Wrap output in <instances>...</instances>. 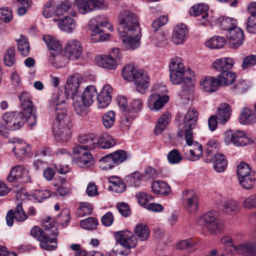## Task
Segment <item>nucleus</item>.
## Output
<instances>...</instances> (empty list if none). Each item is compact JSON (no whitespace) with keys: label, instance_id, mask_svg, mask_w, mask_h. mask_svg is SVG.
<instances>
[{"label":"nucleus","instance_id":"f257e3e1","mask_svg":"<svg viewBox=\"0 0 256 256\" xmlns=\"http://www.w3.org/2000/svg\"><path fill=\"white\" fill-rule=\"evenodd\" d=\"M254 232L256 235V229ZM220 242L225 246L226 251L230 254H238L244 256L256 255V240L237 244L235 238L233 239L228 236H224L221 238Z\"/></svg>","mask_w":256,"mask_h":256},{"label":"nucleus","instance_id":"f03ea898","mask_svg":"<svg viewBox=\"0 0 256 256\" xmlns=\"http://www.w3.org/2000/svg\"><path fill=\"white\" fill-rule=\"evenodd\" d=\"M119 26L118 30L120 36L124 34H140L138 18L134 14L127 10L120 12L118 18Z\"/></svg>","mask_w":256,"mask_h":256},{"label":"nucleus","instance_id":"7ed1b4c3","mask_svg":"<svg viewBox=\"0 0 256 256\" xmlns=\"http://www.w3.org/2000/svg\"><path fill=\"white\" fill-rule=\"evenodd\" d=\"M119 26L118 30L120 36L124 34H140L138 18L134 14L127 10L120 12L118 18Z\"/></svg>","mask_w":256,"mask_h":256},{"label":"nucleus","instance_id":"20e7f679","mask_svg":"<svg viewBox=\"0 0 256 256\" xmlns=\"http://www.w3.org/2000/svg\"><path fill=\"white\" fill-rule=\"evenodd\" d=\"M114 236L116 242L124 248V250H118L116 244L113 249L116 254L127 256L130 253V248H134L136 245V238L133 233L129 230L116 232L114 233Z\"/></svg>","mask_w":256,"mask_h":256},{"label":"nucleus","instance_id":"39448f33","mask_svg":"<svg viewBox=\"0 0 256 256\" xmlns=\"http://www.w3.org/2000/svg\"><path fill=\"white\" fill-rule=\"evenodd\" d=\"M217 213L210 211L198 218L196 222L199 226H204L212 235L220 233L224 228L222 222L217 218Z\"/></svg>","mask_w":256,"mask_h":256},{"label":"nucleus","instance_id":"423d86ee","mask_svg":"<svg viewBox=\"0 0 256 256\" xmlns=\"http://www.w3.org/2000/svg\"><path fill=\"white\" fill-rule=\"evenodd\" d=\"M224 141L227 144L232 142L236 146H244L254 142V140L246 132L240 130L234 132H226Z\"/></svg>","mask_w":256,"mask_h":256},{"label":"nucleus","instance_id":"0eeeda50","mask_svg":"<svg viewBox=\"0 0 256 256\" xmlns=\"http://www.w3.org/2000/svg\"><path fill=\"white\" fill-rule=\"evenodd\" d=\"M198 114L194 108L189 109L186 114L182 124L180 125V129L184 132L185 139L190 142V138L192 134H194L192 130L195 128Z\"/></svg>","mask_w":256,"mask_h":256},{"label":"nucleus","instance_id":"6e6552de","mask_svg":"<svg viewBox=\"0 0 256 256\" xmlns=\"http://www.w3.org/2000/svg\"><path fill=\"white\" fill-rule=\"evenodd\" d=\"M126 158V152L124 150H118L103 156L100 162L102 169L107 170L122 163Z\"/></svg>","mask_w":256,"mask_h":256},{"label":"nucleus","instance_id":"1a4fd4ad","mask_svg":"<svg viewBox=\"0 0 256 256\" xmlns=\"http://www.w3.org/2000/svg\"><path fill=\"white\" fill-rule=\"evenodd\" d=\"M2 120L10 130L20 129L24 124L26 120L22 112H10L4 114Z\"/></svg>","mask_w":256,"mask_h":256},{"label":"nucleus","instance_id":"9d476101","mask_svg":"<svg viewBox=\"0 0 256 256\" xmlns=\"http://www.w3.org/2000/svg\"><path fill=\"white\" fill-rule=\"evenodd\" d=\"M194 76V72L188 68L184 72H178L173 70V73L170 74V80L174 84H180L182 83L185 87L184 90L188 91L192 86V78Z\"/></svg>","mask_w":256,"mask_h":256},{"label":"nucleus","instance_id":"9b49d317","mask_svg":"<svg viewBox=\"0 0 256 256\" xmlns=\"http://www.w3.org/2000/svg\"><path fill=\"white\" fill-rule=\"evenodd\" d=\"M49 108L55 116L54 122L68 123L70 121V116L67 115L68 106L64 100L51 102Z\"/></svg>","mask_w":256,"mask_h":256},{"label":"nucleus","instance_id":"f8f14e48","mask_svg":"<svg viewBox=\"0 0 256 256\" xmlns=\"http://www.w3.org/2000/svg\"><path fill=\"white\" fill-rule=\"evenodd\" d=\"M72 124L69 122L58 123L54 122L52 128L53 134L55 138L60 142H66L72 137Z\"/></svg>","mask_w":256,"mask_h":256},{"label":"nucleus","instance_id":"ddd939ff","mask_svg":"<svg viewBox=\"0 0 256 256\" xmlns=\"http://www.w3.org/2000/svg\"><path fill=\"white\" fill-rule=\"evenodd\" d=\"M72 152L77 156L76 164L80 167L88 168L94 165V160L90 151L80 146H74Z\"/></svg>","mask_w":256,"mask_h":256},{"label":"nucleus","instance_id":"4468645a","mask_svg":"<svg viewBox=\"0 0 256 256\" xmlns=\"http://www.w3.org/2000/svg\"><path fill=\"white\" fill-rule=\"evenodd\" d=\"M226 36L229 40L230 48L236 49L241 46L244 40V34L242 30L236 25L227 32Z\"/></svg>","mask_w":256,"mask_h":256},{"label":"nucleus","instance_id":"2eb2a0df","mask_svg":"<svg viewBox=\"0 0 256 256\" xmlns=\"http://www.w3.org/2000/svg\"><path fill=\"white\" fill-rule=\"evenodd\" d=\"M216 204L220 210L228 214H236L240 210L238 202L231 199L226 200L220 197L216 201Z\"/></svg>","mask_w":256,"mask_h":256},{"label":"nucleus","instance_id":"dca6fc26","mask_svg":"<svg viewBox=\"0 0 256 256\" xmlns=\"http://www.w3.org/2000/svg\"><path fill=\"white\" fill-rule=\"evenodd\" d=\"M104 28L112 31V25L106 21L100 22V24L96 25L92 30V40L93 42H103L108 39L109 34H103Z\"/></svg>","mask_w":256,"mask_h":256},{"label":"nucleus","instance_id":"f3484780","mask_svg":"<svg viewBox=\"0 0 256 256\" xmlns=\"http://www.w3.org/2000/svg\"><path fill=\"white\" fill-rule=\"evenodd\" d=\"M20 178L24 182H31V178L28 175V171L23 166L18 165L12 168L7 179L9 182H12Z\"/></svg>","mask_w":256,"mask_h":256},{"label":"nucleus","instance_id":"a211bd4d","mask_svg":"<svg viewBox=\"0 0 256 256\" xmlns=\"http://www.w3.org/2000/svg\"><path fill=\"white\" fill-rule=\"evenodd\" d=\"M169 98L167 95L154 93L148 98V108L152 111L157 112L166 104Z\"/></svg>","mask_w":256,"mask_h":256},{"label":"nucleus","instance_id":"6ab92c4d","mask_svg":"<svg viewBox=\"0 0 256 256\" xmlns=\"http://www.w3.org/2000/svg\"><path fill=\"white\" fill-rule=\"evenodd\" d=\"M182 198L186 210L190 214L195 213L198 210V200L192 190H185L182 193Z\"/></svg>","mask_w":256,"mask_h":256},{"label":"nucleus","instance_id":"aec40b11","mask_svg":"<svg viewBox=\"0 0 256 256\" xmlns=\"http://www.w3.org/2000/svg\"><path fill=\"white\" fill-rule=\"evenodd\" d=\"M66 54L72 60L78 59L82 54V46L80 42L76 40H70L65 46Z\"/></svg>","mask_w":256,"mask_h":256},{"label":"nucleus","instance_id":"412c9836","mask_svg":"<svg viewBox=\"0 0 256 256\" xmlns=\"http://www.w3.org/2000/svg\"><path fill=\"white\" fill-rule=\"evenodd\" d=\"M50 234L46 236L40 243L41 248L47 250H54L57 247L56 240L58 231L56 226H52Z\"/></svg>","mask_w":256,"mask_h":256},{"label":"nucleus","instance_id":"4be33fe9","mask_svg":"<svg viewBox=\"0 0 256 256\" xmlns=\"http://www.w3.org/2000/svg\"><path fill=\"white\" fill-rule=\"evenodd\" d=\"M188 36L187 26L184 24H180L174 26L172 36V42L176 44H181L184 42Z\"/></svg>","mask_w":256,"mask_h":256},{"label":"nucleus","instance_id":"5701e85b","mask_svg":"<svg viewBox=\"0 0 256 256\" xmlns=\"http://www.w3.org/2000/svg\"><path fill=\"white\" fill-rule=\"evenodd\" d=\"M80 144L76 146H80L84 150L88 151L94 150L98 146V139L93 134L80 136L78 138Z\"/></svg>","mask_w":256,"mask_h":256},{"label":"nucleus","instance_id":"b1692460","mask_svg":"<svg viewBox=\"0 0 256 256\" xmlns=\"http://www.w3.org/2000/svg\"><path fill=\"white\" fill-rule=\"evenodd\" d=\"M220 144L216 140H209L206 144V148L204 152V161L206 163H210L213 160L214 155L218 154Z\"/></svg>","mask_w":256,"mask_h":256},{"label":"nucleus","instance_id":"393cba45","mask_svg":"<svg viewBox=\"0 0 256 256\" xmlns=\"http://www.w3.org/2000/svg\"><path fill=\"white\" fill-rule=\"evenodd\" d=\"M112 88L109 84L104 86L100 92L97 95L98 106L100 108L106 107L110 102L112 98Z\"/></svg>","mask_w":256,"mask_h":256},{"label":"nucleus","instance_id":"a878e982","mask_svg":"<svg viewBox=\"0 0 256 256\" xmlns=\"http://www.w3.org/2000/svg\"><path fill=\"white\" fill-rule=\"evenodd\" d=\"M120 36L124 48L128 50H134L140 46V34H124Z\"/></svg>","mask_w":256,"mask_h":256},{"label":"nucleus","instance_id":"bb28decb","mask_svg":"<svg viewBox=\"0 0 256 256\" xmlns=\"http://www.w3.org/2000/svg\"><path fill=\"white\" fill-rule=\"evenodd\" d=\"M208 9V6L206 4H197L192 6L189 10V13L191 16H201L202 20V24H205L208 21V14L207 10Z\"/></svg>","mask_w":256,"mask_h":256},{"label":"nucleus","instance_id":"cd10ccee","mask_svg":"<svg viewBox=\"0 0 256 256\" xmlns=\"http://www.w3.org/2000/svg\"><path fill=\"white\" fill-rule=\"evenodd\" d=\"M82 80L81 76L78 73L72 74L68 78L65 89L68 93L72 94V96L78 95L80 83Z\"/></svg>","mask_w":256,"mask_h":256},{"label":"nucleus","instance_id":"c85d7f7f","mask_svg":"<svg viewBox=\"0 0 256 256\" xmlns=\"http://www.w3.org/2000/svg\"><path fill=\"white\" fill-rule=\"evenodd\" d=\"M220 86L217 77L207 76L202 78L200 81V88L206 92H214Z\"/></svg>","mask_w":256,"mask_h":256},{"label":"nucleus","instance_id":"c756f323","mask_svg":"<svg viewBox=\"0 0 256 256\" xmlns=\"http://www.w3.org/2000/svg\"><path fill=\"white\" fill-rule=\"evenodd\" d=\"M231 112V108L228 104L226 103L220 104L216 113L219 123L222 124H226L230 118Z\"/></svg>","mask_w":256,"mask_h":256},{"label":"nucleus","instance_id":"7c9ffc66","mask_svg":"<svg viewBox=\"0 0 256 256\" xmlns=\"http://www.w3.org/2000/svg\"><path fill=\"white\" fill-rule=\"evenodd\" d=\"M234 63V60L232 58L224 57L214 60L212 66L216 70L223 72L232 68Z\"/></svg>","mask_w":256,"mask_h":256},{"label":"nucleus","instance_id":"2f4dec72","mask_svg":"<svg viewBox=\"0 0 256 256\" xmlns=\"http://www.w3.org/2000/svg\"><path fill=\"white\" fill-rule=\"evenodd\" d=\"M42 38L48 46L51 56L60 54L62 49V46L58 40L50 35H44Z\"/></svg>","mask_w":256,"mask_h":256},{"label":"nucleus","instance_id":"473e14b6","mask_svg":"<svg viewBox=\"0 0 256 256\" xmlns=\"http://www.w3.org/2000/svg\"><path fill=\"white\" fill-rule=\"evenodd\" d=\"M97 64L100 67L108 70H114L118 66L114 58L106 54L99 56L97 58Z\"/></svg>","mask_w":256,"mask_h":256},{"label":"nucleus","instance_id":"72a5a7b5","mask_svg":"<svg viewBox=\"0 0 256 256\" xmlns=\"http://www.w3.org/2000/svg\"><path fill=\"white\" fill-rule=\"evenodd\" d=\"M72 98L73 100V107L76 114L82 116H86L88 112V107L89 106L82 100L80 96L74 95Z\"/></svg>","mask_w":256,"mask_h":256},{"label":"nucleus","instance_id":"f704fd0d","mask_svg":"<svg viewBox=\"0 0 256 256\" xmlns=\"http://www.w3.org/2000/svg\"><path fill=\"white\" fill-rule=\"evenodd\" d=\"M52 226H54L52 224H49L46 222L42 226L44 231L42 230L38 226H34L31 230L30 234L40 242L46 236L50 234Z\"/></svg>","mask_w":256,"mask_h":256},{"label":"nucleus","instance_id":"c9c22d12","mask_svg":"<svg viewBox=\"0 0 256 256\" xmlns=\"http://www.w3.org/2000/svg\"><path fill=\"white\" fill-rule=\"evenodd\" d=\"M58 24L62 30L69 34L72 33L76 26L74 20L69 16L60 20Z\"/></svg>","mask_w":256,"mask_h":256},{"label":"nucleus","instance_id":"e433bc0d","mask_svg":"<svg viewBox=\"0 0 256 256\" xmlns=\"http://www.w3.org/2000/svg\"><path fill=\"white\" fill-rule=\"evenodd\" d=\"M239 122L244 125L253 124L256 122V114L252 110L244 108L242 110Z\"/></svg>","mask_w":256,"mask_h":256},{"label":"nucleus","instance_id":"4c0bfd02","mask_svg":"<svg viewBox=\"0 0 256 256\" xmlns=\"http://www.w3.org/2000/svg\"><path fill=\"white\" fill-rule=\"evenodd\" d=\"M55 4L56 16H62L72 10V4L68 0H52Z\"/></svg>","mask_w":256,"mask_h":256},{"label":"nucleus","instance_id":"58836bf2","mask_svg":"<svg viewBox=\"0 0 256 256\" xmlns=\"http://www.w3.org/2000/svg\"><path fill=\"white\" fill-rule=\"evenodd\" d=\"M217 78L220 86H228L232 84L236 78L235 73L230 70H225L223 72L219 74Z\"/></svg>","mask_w":256,"mask_h":256},{"label":"nucleus","instance_id":"ea45409f","mask_svg":"<svg viewBox=\"0 0 256 256\" xmlns=\"http://www.w3.org/2000/svg\"><path fill=\"white\" fill-rule=\"evenodd\" d=\"M18 98L21 102L22 112H28L30 110L32 112V110L35 108L30 94L26 92H24L20 94Z\"/></svg>","mask_w":256,"mask_h":256},{"label":"nucleus","instance_id":"a19ab883","mask_svg":"<svg viewBox=\"0 0 256 256\" xmlns=\"http://www.w3.org/2000/svg\"><path fill=\"white\" fill-rule=\"evenodd\" d=\"M96 95L97 92L95 87L89 86L84 90L80 98L84 104L90 106L94 102V100Z\"/></svg>","mask_w":256,"mask_h":256},{"label":"nucleus","instance_id":"79ce46f5","mask_svg":"<svg viewBox=\"0 0 256 256\" xmlns=\"http://www.w3.org/2000/svg\"><path fill=\"white\" fill-rule=\"evenodd\" d=\"M30 150V146L24 142L16 144L12 150L16 158L20 160L28 155Z\"/></svg>","mask_w":256,"mask_h":256},{"label":"nucleus","instance_id":"37998d69","mask_svg":"<svg viewBox=\"0 0 256 256\" xmlns=\"http://www.w3.org/2000/svg\"><path fill=\"white\" fill-rule=\"evenodd\" d=\"M214 168L218 172H224L227 166L228 162L226 156L222 154L214 155L213 157Z\"/></svg>","mask_w":256,"mask_h":256},{"label":"nucleus","instance_id":"c03bdc74","mask_svg":"<svg viewBox=\"0 0 256 256\" xmlns=\"http://www.w3.org/2000/svg\"><path fill=\"white\" fill-rule=\"evenodd\" d=\"M170 114L168 112H164L158 118L154 128V132L156 135L162 133L166 128L170 120Z\"/></svg>","mask_w":256,"mask_h":256},{"label":"nucleus","instance_id":"a18cd8bd","mask_svg":"<svg viewBox=\"0 0 256 256\" xmlns=\"http://www.w3.org/2000/svg\"><path fill=\"white\" fill-rule=\"evenodd\" d=\"M108 181L111 184L109 188L117 193H121L126 190V185L122 180L116 176H112L108 178Z\"/></svg>","mask_w":256,"mask_h":256},{"label":"nucleus","instance_id":"49530a36","mask_svg":"<svg viewBox=\"0 0 256 256\" xmlns=\"http://www.w3.org/2000/svg\"><path fill=\"white\" fill-rule=\"evenodd\" d=\"M153 192L158 194H165L170 192V186L165 182L160 180H155L152 184Z\"/></svg>","mask_w":256,"mask_h":256},{"label":"nucleus","instance_id":"de8ad7c7","mask_svg":"<svg viewBox=\"0 0 256 256\" xmlns=\"http://www.w3.org/2000/svg\"><path fill=\"white\" fill-rule=\"evenodd\" d=\"M134 232L138 238L142 241L146 240L150 234V230L148 226L144 224L136 225Z\"/></svg>","mask_w":256,"mask_h":256},{"label":"nucleus","instance_id":"09e8293b","mask_svg":"<svg viewBox=\"0 0 256 256\" xmlns=\"http://www.w3.org/2000/svg\"><path fill=\"white\" fill-rule=\"evenodd\" d=\"M116 144L115 139L108 134H103L98 140V146L103 149L110 148Z\"/></svg>","mask_w":256,"mask_h":256},{"label":"nucleus","instance_id":"8fccbe9b","mask_svg":"<svg viewBox=\"0 0 256 256\" xmlns=\"http://www.w3.org/2000/svg\"><path fill=\"white\" fill-rule=\"evenodd\" d=\"M143 174L138 172H134L126 176V180L128 184L135 188H139L141 185Z\"/></svg>","mask_w":256,"mask_h":256},{"label":"nucleus","instance_id":"3c124183","mask_svg":"<svg viewBox=\"0 0 256 256\" xmlns=\"http://www.w3.org/2000/svg\"><path fill=\"white\" fill-rule=\"evenodd\" d=\"M17 47L20 54L26 56L30 53V44L28 39L24 36H20L17 40Z\"/></svg>","mask_w":256,"mask_h":256},{"label":"nucleus","instance_id":"603ef678","mask_svg":"<svg viewBox=\"0 0 256 256\" xmlns=\"http://www.w3.org/2000/svg\"><path fill=\"white\" fill-rule=\"evenodd\" d=\"M226 42L225 38L222 36H214L206 42V46L212 49L222 48Z\"/></svg>","mask_w":256,"mask_h":256},{"label":"nucleus","instance_id":"864d4df0","mask_svg":"<svg viewBox=\"0 0 256 256\" xmlns=\"http://www.w3.org/2000/svg\"><path fill=\"white\" fill-rule=\"evenodd\" d=\"M218 22L220 28L227 32L236 25V20L229 17L222 16L218 18Z\"/></svg>","mask_w":256,"mask_h":256},{"label":"nucleus","instance_id":"5fc2aeb1","mask_svg":"<svg viewBox=\"0 0 256 256\" xmlns=\"http://www.w3.org/2000/svg\"><path fill=\"white\" fill-rule=\"evenodd\" d=\"M140 70H138L133 65L125 66L122 70V76L124 79L129 81L134 80Z\"/></svg>","mask_w":256,"mask_h":256},{"label":"nucleus","instance_id":"6e6d98bb","mask_svg":"<svg viewBox=\"0 0 256 256\" xmlns=\"http://www.w3.org/2000/svg\"><path fill=\"white\" fill-rule=\"evenodd\" d=\"M182 60L178 57H174L171 58L169 64V72L170 73H173V70L176 72H184L186 70Z\"/></svg>","mask_w":256,"mask_h":256},{"label":"nucleus","instance_id":"4d7b16f0","mask_svg":"<svg viewBox=\"0 0 256 256\" xmlns=\"http://www.w3.org/2000/svg\"><path fill=\"white\" fill-rule=\"evenodd\" d=\"M143 106L142 100L140 98H134L132 100L130 108H128V113L131 118H136L138 115V112L140 110Z\"/></svg>","mask_w":256,"mask_h":256},{"label":"nucleus","instance_id":"13d9d810","mask_svg":"<svg viewBox=\"0 0 256 256\" xmlns=\"http://www.w3.org/2000/svg\"><path fill=\"white\" fill-rule=\"evenodd\" d=\"M240 184L242 188L252 190L256 184V177L254 175L238 179Z\"/></svg>","mask_w":256,"mask_h":256},{"label":"nucleus","instance_id":"bf43d9fd","mask_svg":"<svg viewBox=\"0 0 256 256\" xmlns=\"http://www.w3.org/2000/svg\"><path fill=\"white\" fill-rule=\"evenodd\" d=\"M116 114L114 111L109 110L102 116V124L106 128H110L115 122Z\"/></svg>","mask_w":256,"mask_h":256},{"label":"nucleus","instance_id":"052dcab7","mask_svg":"<svg viewBox=\"0 0 256 256\" xmlns=\"http://www.w3.org/2000/svg\"><path fill=\"white\" fill-rule=\"evenodd\" d=\"M30 196L38 202H41L44 200L46 199L50 196L51 192L47 190H36L32 192Z\"/></svg>","mask_w":256,"mask_h":256},{"label":"nucleus","instance_id":"680f3d73","mask_svg":"<svg viewBox=\"0 0 256 256\" xmlns=\"http://www.w3.org/2000/svg\"><path fill=\"white\" fill-rule=\"evenodd\" d=\"M92 206L86 202H80L79 208L76 210V214L79 217L84 216L92 212Z\"/></svg>","mask_w":256,"mask_h":256},{"label":"nucleus","instance_id":"e2e57ef3","mask_svg":"<svg viewBox=\"0 0 256 256\" xmlns=\"http://www.w3.org/2000/svg\"><path fill=\"white\" fill-rule=\"evenodd\" d=\"M54 56H51L50 58V62L52 66L56 68H60L66 65L64 56L54 54Z\"/></svg>","mask_w":256,"mask_h":256},{"label":"nucleus","instance_id":"0e129e2a","mask_svg":"<svg viewBox=\"0 0 256 256\" xmlns=\"http://www.w3.org/2000/svg\"><path fill=\"white\" fill-rule=\"evenodd\" d=\"M98 224L96 218L92 217L88 218L80 222V226L85 230H90L96 229Z\"/></svg>","mask_w":256,"mask_h":256},{"label":"nucleus","instance_id":"69168bd1","mask_svg":"<svg viewBox=\"0 0 256 256\" xmlns=\"http://www.w3.org/2000/svg\"><path fill=\"white\" fill-rule=\"evenodd\" d=\"M250 166L245 162H242L237 166V175L238 178L252 176Z\"/></svg>","mask_w":256,"mask_h":256},{"label":"nucleus","instance_id":"338daca9","mask_svg":"<svg viewBox=\"0 0 256 256\" xmlns=\"http://www.w3.org/2000/svg\"><path fill=\"white\" fill-rule=\"evenodd\" d=\"M14 54V48L10 47L6 50L4 56V62L6 66H12L15 63Z\"/></svg>","mask_w":256,"mask_h":256},{"label":"nucleus","instance_id":"774afa93","mask_svg":"<svg viewBox=\"0 0 256 256\" xmlns=\"http://www.w3.org/2000/svg\"><path fill=\"white\" fill-rule=\"evenodd\" d=\"M167 158L168 162L171 164H178L182 160L180 154L176 149L170 151L167 155Z\"/></svg>","mask_w":256,"mask_h":256}]
</instances>
